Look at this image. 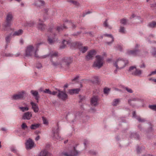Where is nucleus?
Here are the masks:
<instances>
[{
  "instance_id": "nucleus-1",
  "label": "nucleus",
  "mask_w": 156,
  "mask_h": 156,
  "mask_svg": "<svg viewBox=\"0 0 156 156\" xmlns=\"http://www.w3.org/2000/svg\"><path fill=\"white\" fill-rule=\"evenodd\" d=\"M48 56H49L50 58V61L52 65L54 66H56L58 65L59 63L58 61V52L52 51L50 52L49 54L41 56L39 58H44Z\"/></svg>"
},
{
  "instance_id": "nucleus-2",
  "label": "nucleus",
  "mask_w": 156,
  "mask_h": 156,
  "mask_svg": "<svg viewBox=\"0 0 156 156\" xmlns=\"http://www.w3.org/2000/svg\"><path fill=\"white\" fill-rule=\"evenodd\" d=\"M129 63L127 60L125 58H119L114 62V66L118 69H121L124 68Z\"/></svg>"
},
{
  "instance_id": "nucleus-3",
  "label": "nucleus",
  "mask_w": 156,
  "mask_h": 156,
  "mask_svg": "<svg viewBox=\"0 0 156 156\" xmlns=\"http://www.w3.org/2000/svg\"><path fill=\"white\" fill-rule=\"evenodd\" d=\"M71 26L73 28H75L76 26L71 22H67L65 24H64L63 25L58 26L57 27L56 29L53 28H50L48 29V32H53L55 30H56L58 32L62 31L64 29L67 28L66 26Z\"/></svg>"
},
{
  "instance_id": "nucleus-4",
  "label": "nucleus",
  "mask_w": 156,
  "mask_h": 156,
  "mask_svg": "<svg viewBox=\"0 0 156 156\" xmlns=\"http://www.w3.org/2000/svg\"><path fill=\"white\" fill-rule=\"evenodd\" d=\"M58 65H60L63 68H68L72 62V60L70 57H65L63 58L61 60Z\"/></svg>"
},
{
  "instance_id": "nucleus-5",
  "label": "nucleus",
  "mask_w": 156,
  "mask_h": 156,
  "mask_svg": "<svg viewBox=\"0 0 156 156\" xmlns=\"http://www.w3.org/2000/svg\"><path fill=\"white\" fill-rule=\"evenodd\" d=\"M34 47L32 45H29L27 46L25 50L24 57H31L34 51Z\"/></svg>"
},
{
  "instance_id": "nucleus-6",
  "label": "nucleus",
  "mask_w": 156,
  "mask_h": 156,
  "mask_svg": "<svg viewBox=\"0 0 156 156\" xmlns=\"http://www.w3.org/2000/svg\"><path fill=\"white\" fill-rule=\"evenodd\" d=\"M96 59L94 62L93 66L100 69L102 66L103 64V58L100 55H97L96 57Z\"/></svg>"
},
{
  "instance_id": "nucleus-7",
  "label": "nucleus",
  "mask_w": 156,
  "mask_h": 156,
  "mask_svg": "<svg viewBox=\"0 0 156 156\" xmlns=\"http://www.w3.org/2000/svg\"><path fill=\"white\" fill-rule=\"evenodd\" d=\"M13 16L11 13H9L6 16V23L4 25V30H6V27H9L11 25V22L12 20Z\"/></svg>"
},
{
  "instance_id": "nucleus-8",
  "label": "nucleus",
  "mask_w": 156,
  "mask_h": 156,
  "mask_svg": "<svg viewBox=\"0 0 156 156\" xmlns=\"http://www.w3.org/2000/svg\"><path fill=\"white\" fill-rule=\"evenodd\" d=\"M26 149L28 150H30L36 146L34 141L30 138H29L25 143Z\"/></svg>"
},
{
  "instance_id": "nucleus-9",
  "label": "nucleus",
  "mask_w": 156,
  "mask_h": 156,
  "mask_svg": "<svg viewBox=\"0 0 156 156\" xmlns=\"http://www.w3.org/2000/svg\"><path fill=\"white\" fill-rule=\"evenodd\" d=\"M50 34L48 35L47 40L48 43L50 44H52L57 41V38L55 37V35L51 32Z\"/></svg>"
},
{
  "instance_id": "nucleus-10",
  "label": "nucleus",
  "mask_w": 156,
  "mask_h": 156,
  "mask_svg": "<svg viewBox=\"0 0 156 156\" xmlns=\"http://www.w3.org/2000/svg\"><path fill=\"white\" fill-rule=\"evenodd\" d=\"M58 97L63 101H65L68 98V95L64 91L58 90V93L57 95Z\"/></svg>"
},
{
  "instance_id": "nucleus-11",
  "label": "nucleus",
  "mask_w": 156,
  "mask_h": 156,
  "mask_svg": "<svg viewBox=\"0 0 156 156\" xmlns=\"http://www.w3.org/2000/svg\"><path fill=\"white\" fill-rule=\"evenodd\" d=\"M25 94V92L23 91L19 92L17 94H14L12 96V99L13 100H17L22 99L23 98L24 94Z\"/></svg>"
},
{
  "instance_id": "nucleus-12",
  "label": "nucleus",
  "mask_w": 156,
  "mask_h": 156,
  "mask_svg": "<svg viewBox=\"0 0 156 156\" xmlns=\"http://www.w3.org/2000/svg\"><path fill=\"white\" fill-rule=\"evenodd\" d=\"M58 131L59 128L58 127L53 129L52 134L51 135V137L53 139H59L60 138L59 135Z\"/></svg>"
},
{
  "instance_id": "nucleus-13",
  "label": "nucleus",
  "mask_w": 156,
  "mask_h": 156,
  "mask_svg": "<svg viewBox=\"0 0 156 156\" xmlns=\"http://www.w3.org/2000/svg\"><path fill=\"white\" fill-rule=\"evenodd\" d=\"M62 154L65 156H76L78 154L79 152L74 147L72 150L70 151L69 153L65 152Z\"/></svg>"
},
{
  "instance_id": "nucleus-14",
  "label": "nucleus",
  "mask_w": 156,
  "mask_h": 156,
  "mask_svg": "<svg viewBox=\"0 0 156 156\" xmlns=\"http://www.w3.org/2000/svg\"><path fill=\"white\" fill-rule=\"evenodd\" d=\"M99 98L97 96L93 97L90 99V104L92 106H96L98 105Z\"/></svg>"
},
{
  "instance_id": "nucleus-15",
  "label": "nucleus",
  "mask_w": 156,
  "mask_h": 156,
  "mask_svg": "<svg viewBox=\"0 0 156 156\" xmlns=\"http://www.w3.org/2000/svg\"><path fill=\"white\" fill-rule=\"evenodd\" d=\"M96 54V51L94 50L89 51L88 52L87 55L85 57L86 59L87 60L92 59Z\"/></svg>"
},
{
  "instance_id": "nucleus-16",
  "label": "nucleus",
  "mask_w": 156,
  "mask_h": 156,
  "mask_svg": "<svg viewBox=\"0 0 156 156\" xmlns=\"http://www.w3.org/2000/svg\"><path fill=\"white\" fill-rule=\"evenodd\" d=\"M72 44L73 43H72L71 41H67L64 40L63 41L62 45L60 46V48L61 49L64 48H66V44H68L70 46H73Z\"/></svg>"
},
{
  "instance_id": "nucleus-17",
  "label": "nucleus",
  "mask_w": 156,
  "mask_h": 156,
  "mask_svg": "<svg viewBox=\"0 0 156 156\" xmlns=\"http://www.w3.org/2000/svg\"><path fill=\"white\" fill-rule=\"evenodd\" d=\"M32 117L31 112H28L24 113L22 116V119L24 120H29Z\"/></svg>"
},
{
  "instance_id": "nucleus-18",
  "label": "nucleus",
  "mask_w": 156,
  "mask_h": 156,
  "mask_svg": "<svg viewBox=\"0 0 156 156\" xmlns=\"http://www.w3.org/2000/svg\"><path fill=\"white\" fill-rule=\"evenodd\" d=\"M78 46L80 49V51L83 53L86 52L88 49V47L87 46H81L82 44L80 43H78Z\"/></svg>"
},
{
  "instance_id": "nucleus-19",
  "label": "nucleus",
  "mask_w": 156,
  "mask_h": 156,
  "mask_svg": "<svg viewBox=\"0 0 156 156\" xmlns=\"http://www.w3.org/2000/svg\"><path fill=\"white\" fill-rule=\"evenodd\" d=\"M30 103L32 107V108L33 109L35 113L37 112L39 110L37 104L32 101Z\"/></svg>"
},
{
  "instance_id": "nucleus-20",
  "label": "nucleus",
  "mask_w": 156,
  "mask_h": 156,
  "mask_svg": "<svg viewBox=\"0 0 156 156\" xmlns=\"http://www.w3.org/2000/svg\"><path fill=\"white\" fill-rule=\"evenodd\" d=\"M104 35L105 37H108V38H111V41L107 42H106V44L108 45H110L114 41V38L112 34H104Z\"/></svg>"
},
{
  "instance_id": "nucleus-21",
  "label": "nucleus",
  "mask_w": 156,
  "mask_h": 156,
  "mask_svg": "<svg viewBox=\"0 0 156 156\" xmlns=\"http://www.w3.org/2000/svg\"><path fill=\"white\" fill-rule=\"evenodd\" d=\"M142 70L139 69H136L133 72H132V74L133 75L136 76H140L142 74Z\"/></svg>"
},
{
  "instance_id": "nucleus-22",
  "label": "nucleus",
  "mask_w": 156,
  "mask_h": 156,
  "mask_svg": "<svg viewBox=\"0 0 156 156\" xmlns=\"http://www.w3.org/2000/svg\"><path fill=\"white\" fill-rule=\"evenodd\" d=\"M44 2L41 0H37L35 1L34 3V5L37 7H40L44 5Z\"/></svg>"
},
{
  "instance_id": "nucleus-23",
  "label": "nucleus",
  "mask_w": 156,
  "mask_h": 156,
  "mask_svg": "<svg viewBox=\"0 0 156 156\" xmlns=\"http://www.w3.org/2000/svg\"><path fill=\"white\" fill-rule=\"evenodd\" d=\"M42 44V43H38L37 44H35V47H36V49L34 51V55L35 57H37V58H39L38 56V55L37 53V52L38 51V48L39 47V46Z\"/></svg>"
},
{
  "instance_id": "nucleus-24",
  "label": "nucleus",
  "mask_w": 156,
  "mask_h": 156,
  "mask_svg": "<svg viewBox=\"0 0 156 156\" xmlns=\"http://www.w3.org/2000/svg\"><path fill=\"white\" fill-rule=\"evenodd\" d=\"M30 93L32 95L35 97V99L37 101V102H38L39 98V97L38 96V92L37 91L31 90L30 91Z\"/></svg>"
},
{
  "instance_id": "nucleus-25",
  "label": "nucleus",
  "mask_w": 156,
  "mask_h": 156,
  "mask_svg": "<svg viewBox=\"0 0 156 156\" xmlns=\"http://www.w3.org/2000/svg\"><path fill=\"white\" fill-rule=\"evenodd\" d=\"M46 26L43 23H39L37 25V27L41 31L44 30L46 28Z\"/></svg>"
},
{
  "instance_id": "nucleus-26",
  "label": "nucleus",
  "mask_w": 156,
  "mask_h": 156,
  "mask_svg": "<svg viewBox=\"0 0 156 156\" xmlns=\"http://www.w3.org/2000/svg\"><path fill=\"white\" fill-rule=\"evenodd\" d=\"M80 89L79 88H77L76 89H70L69 90V93L70 94H78Z\"/></svg>"
},
{
  "instance_id": "nucleus-27",
  "label": "nucleus",
  "mask_w": 156,
  "mask_h": 156,
  "mask_svg": "<svg viewBox=\"0 0 156 156\" xmlns=\"http://www.w3.org/2000/svg\"><path fill=\"white\" fill-rule=\"evenodd\" d=\"M139 51L137 50L136 49L135 50H130L128 52V54L129 55H132L134 56H136L139 52Z\"/></svg>"
},
{
  "instance_id": "nucleus-28",
  "label": "nucleus",
  "mask_w": 156,
  "mask_h": 156,
  "mask_svg": "<svg viewBox=\"0 0 156 156\" xmlns=\"http://www.w3.org/2000/svg\"><path fill=\"white\" fill-rule=\"evenodd\" d=\"M38 156H50L47 151L45 150L42 151Z\"/></svg>"
},
{
  "instance_id": "nucleus-29",
  "label": "nucleus",
  "mask_w": 156,
  "mask_h": 156,
  "mask_svg": "<svg viewBox=\"0 0 156 156\" xmlns=\"http://www.w3.org/2000/svg\"><path fill=\"white\" fill-rule=\"evenodd\" d=\"M23 30L22 29H20L19 30L15 31L13 34V36H20L22 34Z\"/></svg>"
},
{
  "instance_id": "nucleus-30",
  "label": "nucleus",
  "mask_w": 156,
  "mask_h": 156,
  "mask_svg": "<svg viewBox=\"0 0 156 156\" xmlns=\"http://www.w3.org/2000/svg\"><path fill=\"white\" fill-rule=\"evenodd\" d=\"M11 36L12 34H10L5 37V39L7 44H8L10 43L11 39Z\"/></svg>"
},
{
  "instance_id": "nucleus-31",
  "label": "nucleus",
  "mask_w": 156,
  "mask_h": 156,
  "mask_svg": "<svg viewBox=\"0 0 156 156\" xmlns=\"http://www.w3.org/2000/svg\"><path fill=\"white\" fill-rule=\"evenodd\" d=\"M120 101V99H119L118 98L115 99L113 100V102L112 103V105L114 106H116L118 105Z\"/></svg>"
},
{
  "instance_id": "nucleus-32",
  "label": "nucleus",
  "mask_w": 156,
  "mask_h": 156,
  "mask_svg": "<svg viewBox=\"0 0 156 156\" xmlns=\"http://www.w3.org/2000/svg\"><path fill=\"white\" fill-rule=\"evenodd\" d=\"M139 100V99L137 98H133L129 100H128V103L130 105H132V106H134V105L132 104V102L133 101H138Z\"/></svg>"
},
{
  "instance_id": "nucleus-33",
  "label": "nucleus",
  "mask_w": 156,
  "mask_h": 156,
  "mask_svg": "<svg viewBox=\"0 0 156 156\" xmlns=\"http://www.w3.org/2000/svg\"><path fill=\"white\" fill-rule=\"evenodd\" d=\"M35 24V23L34 21H30L27 22L24 25L25 26H28L29 27H33Z\"/></svg>"
},
{
  "instance_id": "nucleus-34",
  "label": "nucleus",
  "mask_w": 156,
  "mask_h": 156,
  "mask_svg": "<svg viewBox=\"0 0 156 156\" xmlns=\"http://www.w3.org/2000/svg\"><path fill=\"white\" fill-rule=\"evenodd\" d=\"M148 26L149 27L151 28L155 27H156V22L154 21H152L148 24Z\"/></svg>"
},
{
  "instance_id": "nucleus-35",
  "label": "nucleus",
  "mask_w": 156,
  "mask_h": 156,
  "mask_svg": "<svg viewBox=\"0 0 156 156\" xmlns=\"http://www.w3.org/2000/svg\"><path fill=\"white\" fill-rule=\"evenodd\" d=\"M67 1L68 2L73 4L76 6H78L79 5V3L76 1L73 0H68Z\"/></svg>"
},
{
  "instance_id": "nucleus-36",
  "label": "nucleus",
  "mask_w": 156,
  "mask_h": 156,
  "mask_svg": "<svg viewBox=\"0 0 156 156\" xmlns=\"http://www.w3.org/2000/svg\"><path fill=\"white\" fill-rule=\"evenodd\" d=\"M130 137H133L137 139H139L140 137L139 135L137 133H132Z\"/></svg>"
},
{
  "instance_id": "nucleus-37",
  "label": "nucleus",
  "mask_w": 156,
  "mask_h": 156,
  "mask_svg": "<svg viewBox=\"0 0 156 156\" xmlns=\"http://www.w3.org/2000/svg\"><path fill=\"white\" fill-rule=\"evenodd\" d=\"M108 20H105L104 23L103 25L105 27H107L109 28V29H111L112 28V27L109 25L108 24Z\"/></svg>"
},
{
  "instance_id": "nucleus-38",
  "label": "nucleus",
  "mask_w": 156,
  "mask_h": 156,
  "mask_svg": "<svg viewBox=\"0 0 156 156\" xmlns=\"http://www.w3.org/2000/svg\"><path fill=\"white\" fill-rule=\"evenodd\" d=\"M119 32L122 34H125L126 33L125 28L124 27L121 26L119 30Z\"/></svg>"
},
{
  "instance_id": "nucleus-39",
  "label": "nucleus",
  "mask_w": 156,
  "mask_h": 156,
  "mask_svg": "<svg viewBox=\"0 0 156 156\" xmlns=\"http://www.w3.org/2000/svg\"><path fill=\"white\" fill-rule=\"evenodd\" d=\"M39 126V125L38 124H32L30 126V128L32 129H35L38 128Z\"/></svg>"
},
{
  "instance_id": "nucleus-40",
  "label": "nucleus",
  "mask_w": 156,
  "mask_h": 156,
  "mask_svg": "<svg viewBox=\"0 0 156 156\" xmlns=\"http://www.w3.org/2000/svg\"><path fill=\"white\" fill-rule=\"evenodd\" d=\"M19 108L23 112H25L29 110V108L27 107H19Z\"/></svg>"
},
{
  "instance_id": "nucleus-41",
  "label": "nucleus",
  "mask_w": 156,
  "mask_h": 156,
  "mask_svg": "<svg viewBox=\"0 0 156 156\" xmlns=\"http://www.w3.org/2000/svg\"><path fill=\"white\" fill-rule=\"evenodd\" d=\"M21 128L22 129L25 130L26 129H28V127L26 125V124L25 123H23L21 126Z\"/></svg>"
},
{
  "instance_id": "nucleus-42",
  "label": "nucleus",
  "mask_w": 156,
  "mask_h": 156,
  "mask_svg": "<svg viewBox=\"0 0 156 156\" xmlns=\"http://www.w3.org/2000/svg\"><path fill=\"white\" fill-rule=\"evenodd\" d=\"M136 119L138 120V121L139 122H145L146 120L145 119H141L140 117H136Z\"/></svg>"
},
{
  "instance_id": "nucleus-43",
  "label": "nucleus",
  "mask_w": 156,
  "mask_h": 156,
  "mask_svg": "<svg viewBox=\"0 0 156 156\" xmlns=\"http://www.w3.org/2000/svg\"><path fill=\"white\" fill-rule=\"evenodd\" d=\"M127 22V20L124 19H123L120 20L121 23L123 25H126V24Z\"/></svg>"
},
{
  "instance_id": "nucleus-44",
  "label": "nucleus",
  "mask_w": 156,
  "mask_h": 156,
  "mask_svg": "<svg viewBox=\"0 0 156 156\" xmlns=\"http://www.w3.org/2000/svg\"><path fill=\"white\" fill-rule=\"evenodd\" d=\"M91 13V12L90 11L88 10L87 11H86L83 13V16L84 17L86 15L90 14Z\"/></svg>"
},
{
  "instance_id": "nucleus-45",
  "label": "nucleus",
  "mask_w": 156,
  "mask_h": 156,
  "mask_svg": "<svg viewBox=\"0 0 156 156\" xmlns=\"http://www.w3.org/2000/svg\"><path fill=\"white\" fill-rule=\"evenodd\" d=\"M10 149L12 152H13L14 153H16L17 152V150L16 149L15 147H12L10 148Z\"/></svg>"
},
{
  "instance_id": "nucleus-46",
  "label": "nucleus",
  "mask_w": 156,
  "mask_h": 156,
  "mask_svg": "<svg viewBox=\"0 0 156 156\" xmlns=\"http://www.w3.org/2000/svg\"><path fill=\"white\" fill-rule=\"evenodd\" d=\"M110 91V89L108 88H105L104 90V93L105 94H108Z\"/></svg>"
},
{
  "instance_id": "nucleus-47",
  "label": "nucleus",
  "mask_w": 156,
  "mask_h": 156,
  "mask_svg": "<svg viewBox=\"0 0 156 156\" xmlns=\"http://www.w3.org/2000/svg\"><path fill=\"white\" fill-rule=\"evenodd\" d=\"M149 107L151 109L156 111V105H150Z\"/></svg>"
},
{
  "instance_id": "nucleus-48",
  "label": "nucleus",
  "mask_w": 156,
  "mask_h": 156,
  "mask_svg": "<svg viewBox=\"0 0 156 156\" xmlns=\"http://www.w3.org/2000/svg\"><path fill=\"white\" fill-rule=\"evenodd\" d=\"M36 67L38 69H41L42 68V65L40 63H38L36 64Z\"/></svg>"
},
{
  "instance_id": "nucleus-49",
  "label": "nucleus",
  "mask_w": 156,
  "mask_h": 156,
  "mask_svg": "<svg viewBox=\"0 0 156 156\" xmlns=\"http://www.w3.org/2000/svg\"><path fill=\"white\" fill-rule=\"evenodd\" d=\"M125 89L129 93H131L133 92L131 88H129L127 87H125Z\"/></svg>"
},
{
  "instance_id": "nucleus-50",
  "label": "nucleus",
  "mask_w": 156,
  "mask_h": 156,
  "mask_svg": "<svg viewBox=\"0 0 156 156\" xmlns=\"http://www.w3.org/2000/svg\"><path fill=\"white\" fill-rule=\"evenodd\" d=\"M93 78L95 80V82L96 83H98L99 82V78L98 76H94L93 77Z\"/></svg>"
},
{
  "instance_id": "nucleus-51",
  "label": "nucleus",
  "mask_w": 156,
  "mask_h": 156,
  "mask_svg": "<svg viewBox=\"0 0 156 156\" xmlns=\"http://www.w3.org/2000/svg\"><path fill=\"white\" fill-rule=\"evenodd\" d=\"M45 93L50 94L51 93V91L49 89H46L43 91Z\"/></svg>"
},
{
  "instance_id": "nucleus-52",
  "label": "nucleus",
  "mask_w": 156,
  "mask_h": 156,
  "mask_svg": "<svg viewBox=\"0 0 156 156\" xmlns=\"http://www.w3.org/2000/svg\"><path fill=\"white\" fill-rule=\"evenodd\" d=\"M134 69H136V67L135 66H132L129 67V71L130 72H132V71Z\"/></svg>"
},
{
  "instance_id": "nucleus-53",
  "label": "nucleus",
  "mask_w": 156,
  "mask_h": 156,
  "mask_svg": "<svg viewBox=\"0 0 156 156\" xmlns=\"http://www.w3.org/2000/svg\"><path fill=\"white\" fill-rule=\"evenodd\" d=\"M42 118L44 124H48V122L47 120L44 117H43Z\"/></svg>"
},
{
  "instance_id": "nucleus-54",
  "label": "nucleus",
  "mask_w": 156,
  "mask_h": 156,
  "mask_svg": "<svg viewBox=\"0 0 156 156\" xmlns=\"http://www.w3.org/2000/svg\"><path fill=\"white\" fill-rule=\"evenodd\" d=\"M155 74H156V69L155 71L152 72L149 75V76H150L152 75Z\"/></svg>"
},
{
  "instance_id": "nucleus-55",
  "label": "nucleus",
  "mask_w": 156,
  "mask_h": 156,
  "mask_svg": "<svg viewBox=\"0 0 156 156\" xmlns=\"http://www.w3.org/2000/svg\"><path fill=\"white\" fill-rule=\"evenodd\" d=\"M57 92L56 91H54L52 92L51 91V93L50 94H52L53 95H55L56 94H57Z\"/></svg>"
},
{
  "instance_id": "nucleus-56",
  "label": "nucleus",
  "mask_w": 156,
  "mask_h": 156,
  "mask_svg": "<svg viewBox=\"0 0 156 156\" xmlns=\"http://www.w3.org/2000/svg\"><path fill=\"white\" fill-rule=\"evenodd\" d=\"M79 78V76H76V77H75L72 80V81H74L78 79Z\"/></svg>"
},
{
  "instance_id": "nucleus-57",
  "label": "nucleus",
  "mask_w": 156,
  "mask_h": 156,
  "mask_svg": "<svg viewBox=\"0 0 156 156\" xmlns=\"http://www.w3.org/2000/svg\"><path fill=\"white\" fill-rule=\"evenodd\" d=\"M151 7H154L156 6V2H155L153 4H151Z\"/></svg>"
},
{
  "instance_id": "nucleus-58",
  "label": "nucleus",
  "mask_w": 156,
  "mask_h": 156,
  "mask_svg": "<svg viewBox=\"0 0 156 156\" xmlns=\"http://www.w3.org/2000/svg\"><path fill=\"white\" fill-rule=\"evenodd\" d=\"M140 150H141L140 148L139 147H138L136 149V151L137 153L139 154L140 153Z\"/></svg>"
},
{
  "instance_id": "nucleus-59",
  "label": "nucleus",
  "mask_w": 156,
  "mask_h": 156,
  "mask_svg": "<svg viewBox=\"0 0 156 156\" xmlns=\"http://www.w3.org/2000/svg\"><path fill=\"white\" fill-rule=\"evenodd\" d=\"M96 111V110L94 108H91L90 110V111L92 112H94Z\"/></svg>"
},
{
  "instance_id": "nucleus-60",
  "label": "nucleus",
  "mask_w": 156,
  "mask_h": 156,
  "mask_svg": "<svg viewBox=\"0 0 156 156\" xmlns=\"http://www.w3.org/2000/svg\"><path fill=\"white\" fill-rule=\"evenodd\" d=\"M152 54L154 55H156V50L155 48H154V51L152 52Z\"/></svg>"
},
{
  "instance_id": "nucleus-61",
  "label": "nucleus",
  "mask_w": 156,
  "mask_h": 156,
  "mask_svg": "<svg viewBox=\"0 0 156 156\" xmlns=\"http://www.w3.org/2000/svg\"><path fill=\"white\" fill-rule=\"evenodd\" d=\"M88 141L87 140H85L84 142V144L85 145H86L88 143Z\"/></svg>"
},
{
  "instance_id": "nucleus-62",
  "label": "nucleus",
  "mask_w": 156,
  "mask_h": 156,
  "mask_svg": "<svg viewBox=\"0 0 156 156\" xmlns=\"http://www.w3.org/2000/svg\"><path fill=\"white\" fill-rule=\"evenodd\" d=\"M40 139V136H37V137L35 138V140L36 141Z\"/></svg>"
},
{
  "instance_id": "nucleus-63",
  "label": "nucleus",
  "mask_w": 156,
  "mask_h": 156,
  "mask_svg": "<svg viewBox=\"0 0 156 156\" xmlns=\"http://www.w3.org/2000/svg\"><path fill=\"white\" fill-rule=\"evenodd\" d=\"M140 67L141 68H144L145 67V65L144 63H143L142 65L140 66Z\"/></svg>"
},
{
  "instance_id": "nucleus-64",
  "label": "nucleus",
  "mask_w": 156,
  "mask_h": 156,
  "mask_svg": "<svg viewBox=\"0 0 156 156\" xmlns=\"http://www.w3.org/2000/svg\"><path fill=\"white\" fill-rule=\"evenodd\" d=\"M20 43L21 44H23V39H21L20 40Z\"/></svg>"
}]
</instances>
